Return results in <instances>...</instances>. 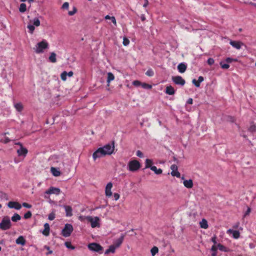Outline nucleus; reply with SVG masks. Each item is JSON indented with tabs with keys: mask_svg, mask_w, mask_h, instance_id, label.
Listing matches in <instances>:
<instances>
[{
	"mask_svg": "<svg viewBox=\"0 0 256 256\" xmlns=\"http://www.w3.org/2000/svg\"><path fill=\"white\" fill-rule=\"evenodd\" d=\"M141 164L137 160H130L128 164V170L130 172H136L140 168Z\"/></svg>",
	"mask_w": 256,
	"mask_h": 256,
	"instance_id": "1",
	"label": "nucleus"
},
{
	"mask_svg": "<svg viewBox=\"0 0 256 256\" xmlns=\"http://www.w3.org/2000/svg\"><path fill=\"white\" fill-rule=\"evenodd\" d=\"M12 226V223L8 216H4L0 223V229L6 230L10 229Z\"/></svg>",
	"mask_w": 256,
	"mask_h": 256,
	"instance_id": "2",
	"label": "nucleus"
},
{
	"mask_svg": "<svg viewBox=\"0 0 256 256\" xmlns=\"http://www.w3.org/2000/svg\"><path fill=\"white\" fill-rule=\"evenodd\" d=\"M100 148H102V150L103 151V153L105 156L111 154L113 152L114 149V141H113L111 144H106L103 147H101Z\"/></svg>",
	"mask_w": 256,
	"mask_h": 256,
	"instance_id": "3",
	"label": "nucleus"
},
{
	"mask_svg": "<svg viewBox=\"0 0 256 256\" xmlns=\"http://www.w3.org/2000/svg\"><path fill=\"white\" fill-rule=\"evenodd\" d=\"M48 46V44L46 40H43L37 44L35 52L38 54L42 53L44 52V50L47 48Z\"/></svg>",
	"mask_w": 256,
	"mask_h": 256,
	"instance_id": "4",
	"label": "nucleus"
},
{
	"mask_svg": "<svg viewBox=\"0 0 256 256\" xmlns=\"http://www.w3.org/2000/svg\"><path fill=\"white\" fill-rule=\"evenodd\" d=\"M88 249L92 252H97L99 254H102L103 248L100 244L96 242H92L88 244Z\"/></svg>",
	"mask_w": 256,
	"mask_h": 256,
	"instance_id": "5",
	"label": "nucleus"
},
{
	"mask_svg": "<svg viewBox=\"0 0 256 256\" xmlns=\"http://www.w3.org/2000/svg\"><path fill=\"white\" fill-rule=\"evenodd\" d=\"M73 226L70 224H66L62 231V234L64 237L69 236L73 231Z\"/></svg>",
	"mask_w": 256,
	"mask_h": 256,
	"instance_id": "6",
	"label": "nucleus"
},
{
	"mask_svg": "<svg viewBox=\"0 0 256 256\" xmlns=\"http://www.w3.org/2000/svg\"><path fill=\"white\" fill-rule=\"evenodd\" d=\"M86 220L91 223V226L92 228L96 227H99L100 224L98 222L100 218L98 216H96L94 218L91 216H87L86 218Z\"/></svg>",
	"mask_w": 256,
	"mask_h": 256,
	"instance_id": "7",
	"label": "nucleus"
},
{
	"mask_svg": "<svg viewBox=\"0 0 256 256\" xmlns=\"http://www.w3.org/2000/svg\"><path fill=\"white\" fill-rule=\"evenodd\" d=\"M172 82L177 85L183 86L186 83L185 80L181 76H173L172 78Z\"/></svg>",
	"mask_w": 256,
	"mask_h": 256,
	"instance_id": "8",
	"label": "nucleus"
},
{
	"mask_svg": "<svg viewBox=\"0 0 256 256\" xmlns=\"http://www.w3.org/2000/svg\"><path fill=\"white\" fill-rule=\"evenodd\" d=\"M19 144L20 146V149H18L17 150V153L18 156H22L24 157H25L28 154V150L23 147L22 144L20 142H18L16 144Z\"/></svg>",
	"mask_w": 256,
	"mask_h": 256,
	"instance_id": "9",
	"label": "nucleus"
},
{
	"mask_svg": "<svg viewBox=\"0 0 256 256\" xmlns=\"http://www.w3.org/2000/svg\"><path fill=\"white\" fill-rule=\"evenodd\" d=\"M60 192V190L59 188L51 186L46 191L45 194H55L58 195Z\"/></svg>",
	"mask_w": 256,
	"mask_h": 256,
	"instance_id": "10",
	"label": "nucleus"
},
{
	"mask_svg": "<svg viewBox=\"0 0 256 256\" xmlns=\"http://www.w3.org/2000/svg\"><path fill=\"white\" fill-rule=\"evenodd\" d=\"M104 154L103 153V151L100 148H99L96 151H95L92 154V158L94 160H95L96 158H101L103 156H104Z\"/></svg>",
	"mask_w": 256,
	"mask_h": 256,
	"instance_id": "11",
	"label": "nucleus"
},
{
	"mask_svg": "<svg viewBox=\"0 0 256 256\" xmlns=\"http://www.w3.org/2000/svg\"><path fill=\"white\" fill-rule=\"evenodd\" d=\"M8 206L10 208H14L16 210H20L22 208V205L16 202L10 201L8 204Z\"/></svg>",
	"mask_w": 256,
	"mask_h": 256,
	"instance_id": "12",
	"label": "nucleus"
},
{
	"mask_svg": "<svg viewBox=\"0 0 256 256\" xmlns=\"http://www.w3.org/2000/svg\"><path fill=\"white\" fill-rule=\"evenodd\" d=\"M230 44L232 46L237 50H240L242 46H246V45L240 41L231 40Z\"/></svg>",
	"mask_w": 256,
	"mask_h": 256,
	"instance_id": "13",
	"label": "nucleus"
},
{
	"mask_svg": "<svg viewBox=\"0 0 256 256\" xmlns=\"http://www.w3.org/2000/svg\"><path fill=\"white\" fill-rule=\"evenodd\" d=\"M125 236L126 234H122L118 238L114 240L113 245L116 246V248L120 246L124 241Z\"/></svg>",
	"mask_w": 256,
	"mask_h": 256,
	"instance_id": "14",
	"label": "nucleus"
},
{
	"mask_svg": "<svg viewBox=\"0 0 256 256\" xmlns=\"http://www.w3.org/2000/svg\"><path fill=\"white\" fill-rule=\"evenodd\" d=\"M112 187V184L111 182H108L106 187L105 189V194L106 196H110L112 195V192H111V189Z\"/></svg>",
	"mask_w": 256,
	"mask_h": 256,
	"instance_id": "15",
	"label": "nucleus"
},
{
	"mask_svg": "<svg viewBox=\"0 0 256 256\" xmlns=\"http://www.w3.org/2000/svg\"><path fill=\"white\" fill-rule=\"evenodd\" d=\"M177 68L180 73H184L187 68V64L185 62H181L178 64Z\"/></svg>",
	"mask_w": 256,
	"mask_h": 256,
	"instance_id": "16",
	"label": "nucleus"
},
{
	"mask_svg": "<svg viewBox=\"0 0 256 256\" xmlns=\"http://www.w3.org/2000/svg\"><path fill=\"white\" fill-rule=\"evenodd\" d=\"M50 225L48 223L44 224V230L42 232V234L45 236H48L50 234Z\"/></svg>",
	"mask_w": 256,
	"mask_h": 256,
	"instance_id": "17",
	"label": "nucleus"
},
{
	"mask_svg": "<svg viewBox=\"0 0 256 256\" xmlns=\"http://www.w3.org/2000/svg\"><path fill=\"white\" fill-rule=\"evenodd\" d=\"M165 92L169 95H173L175 94V90L172 86H169L166 87Z\"/></svg>",
	"mask_w": 256,
	"mask_h": 256,
	"instance_id": "18",
	"label": "nucleus"
},
{
	"mask_svg": "<svg viewBox=\"0 0 256 256\" xmlns=\"http://www.w3.org/2000/svg\"><path fill=\"white\" fill-rule=\"evenodd\" d=\"M16 242L18 244L24 246L26 244V240L23 236H20L16 240Z\"/></svg>",
	"mask_w": 256,
	"mask_h": 256,
	"instance_id": "19",
	"label": "nucleus"
},
{
	"mask_svg": "<svg viewBox=\"0 0 256 256\" xmlns=\"http://www.w3.org/2000/svg\"><path fill=\"white\" fill-rule=\"evenodd\" d=\"M64 208L65 209L66 216H72V208L70 206H64Z\"/></svg>",
	"mask_w": 256,
	"mask_h": 256,
	"instance_id": "20",
	"label": "nucleus"
},
{
	"mask_svg": "<svg viewBox=\"0 0 256 256\" xmlns=\"http://www.w3.org/2000/svg\"><path fill=\"white\" fill-rule=\"evenodd\" d=\"M228 232L232 234V236L234 238L237 239V238H239L240 236V233L239 231H238V230L229 229L228 230Z\"/></svg>",
	"mask_w": 256,
	"mask_h": 256,
	"instance_id": "21",
	"label": "nucleus"
},
{
	"mask_svg": "<svg viewBox=\"0 0 256 256\" xmlns=\"http://www.w3.org/2000/svg\"><path fill=\"white\" fill-rule=\"evenodd\" d=\"M183 184L184 186L188 188H192L193 186V182L191 179L184 180Z\"/></svg>",
	"mask_w": 256,
	"mask_h": 256,
	"instance_id": "22",
	"label": "nucleus"
},
{
	"mask_svg": "<svg viewBox=\"0 0 256 256\" xmlns=\"http://www.w3.org/2000/svg\"><path fill=\"white\" fill-rule=\"evenodd\" d=\"M50 171L53 176H58L60 174V170H58L57 168H55L52 167L50 168Z\"/></svg>",
	"mask_w": 256,
	"mask_h": 256,
	"instance_id": "23",
	"label": "nucleus"
},
{
	"mask_svg": "<svg viewBox=\"0 0 256 256\" xmlns=\"http://www.w3.org/2000/svg\"><path fill=\"white\" fill-rule=\"evenodd\" d=\"M14 106L18 112H21L24 108L21 102L14 104Z\"/></svg>",
	"mask_w": 256,
	"mask_h": 256,
	"instance_id": "24",
	"label": "nucleus"
},
{
	"mask_svg": "<svg viewBox=\"0 0 256 256\" xmlns=\"http://www.w3.org/2000/svg\"><path fill=\"white\" fill-rule=\"evenodd\" d=\"M116 248V246H114L113 244H112V245L110 246H109L108 248L106 250L104 254H107L110 252L114 253L115 252Z\"/></svg>",
	"mask_w": 256,
	"mask_h": 256,
	"instance_id": "25",
	"label": "nucleus"
},
{
	"mask_svg": "<svg viewBox=\"0 0 256 256\" xmlns=\"http://www.w3.org/2000/svg\"><path fill=\"white\" fill-rule=\"evenodd\" d=\"M153 164V162L152 160L147 158L145 161V168H150L152 167L153 166L152 164Z\"/></svg>",
	"mask_w": 256,
	"mask_h": 256,
	"instance_id": "26",
	"label": "nucleus"
},
{
	"mask_svg": "<svg viewBox=\"0 0 256 256\" xmlns=\"http://www.w3.org/2000/svg\"><path fill=\"white\" fill-rule=\"evenodd\" d=\"M48 59L50 62H56V54L54 52H51Z\"/></svg>",
	"mask_w": 256,
	"mask_h": 256,
	"instance_id": "27",
	"label": "nucleus"
},
{
	"mask_svg": "<svg viewBox=\"0 0 256 256\" xmlns=\"http://www.w3.org/2000/svg\"><path fill=\"white\" fill-rule=\"evenodd\" d=\"M200 224L202 228L206 229L208 226L207 220L204 218L202 220Z\"/></svg>",
	"mask_w": 256,
	"mask_h": 256,
	"instance_id": "28",
	"label": "nucleus"
},
{
	"mask_svg": "<svg viewBox=\"0 0 256 256\" xmlns=\"http://www.w3.org/2000/svg\"><path fill=\"white\" fill-rule=\"evenodd\" d=\"M150 170L154 172V173L156 174H161L162 172V170L161 168L158 169L156 166H153L150 168Z\"/></svg>",
	"mask_w": 256,
	"mask_h": 256,
	"instance_id": "29",
	"label": "nucleus"
},
{
	"mask_svg": "<svg viewBox=\"0 0 256 256\" xmlns=\"http://www.w3.org/2000/svg\"><path fill=\"white\" fill-rule=\"evenodd\" d=\"M216 248H217L219 249L222 252H228V248L220 244H218L216 246Z\"/></svg>",
	"mask_w": 256,
	"mask_h": 256,
	"instance_id": "30",
	"label": "nucleus"
},
{
	"mask_svg": "<svg viewBox=\"0 0 256 256\" xmlns=\"http://www.w3.org/2000/svg\"><path fill=\"white\" fill-rule=\"evenodd\" d=\"M21 219V216L18 214L15 213L14 216L12 217V220L14 222H16Z\"/></svg>",
	"mask_w": 256,
	"mask_h": 256,
	"instance_id": "31",
	"label": "nucleus"
},
{
	"mask_svg": "<svg viewBox=\"0 0 256 256\" xmlns=\"http://www.w3.org/2000/svg\"><path fill=\"white\" fill-rule=\"evenodd\" d=\"M248 130L251 132H256V124L254 122H251Z\"/></svg>",
	"mask_w": 256,
	"mask_h": 256,
	"instance_id": "32",
	"label": "nucleus"
},
{
	"mask_svg": "<svg viewBox=\"0 0 256 256\" xmlns=\"http://www.w3.org/2000/svg\"><path fill=\"white\" fill-rule=\"evenodd\" d=\"M114 78V76L112 73L109 72L108 73L107 82L108 84Z\"/></svg>",
	"mask_w": 256,
	"mask_h": 256,
	"instance_id": "33",
	"label": "nucleus"
},
{
	"mask_svg": "<svg viewBox=\"0 0 256 256\" xmlns=\"http://www.w3.org/2000/svg\"><path fill=\"white\" fill-rule=\"evenodd\" d=\"M217 248L216 245H213L211 248V251H212V256H217Z\"/></svg>",
	"mask_w": 256,
	"mask_h": 256,
	"instance_id": "34",
	"label": "nucleus"
},
{
	"mask_svg": "<svg viewBox=\"0 0 256 256\" xmlns=\"http://www.w3.org/2000/svg\"><path fill=\"white\" fill-rule=\"evenodd\" d=\"M26 10V4L24 3H22L20 4L19 8V10L20 12H24Z\"/></svg>",
	"mask_w": 256,
	"mask_h": 256,
	"instance_id": "35",
	"label": "nucleus"
},
{
	"mask_svg": "<svg viewBox=\"0 0 256 256\" xmlns=\"http://www.w3.org/2000/svg\"><path fill=\"white\" fill-rule=\"evenodd\" d=\"M158 252V247L154 246L150 250V252L152 256H154Z\"/></svg>",
	"mask_w": 256,
	"mask_h": 256,
	"instance_id": "36",
	"label": "nucleus"
},
{
	"mask_svg": "<svg viewBox=\"0 0 256 256\" xmlns=\"http://www.w3.org/2000/svg\"><path fill=\"white\" fill-rule=\"evenodd\" d=\"M105 18L106 20L111 19V20L112 22L115 25H116V22L115 17L114 16H110L109 15H106L105 16Z\"/></svg>",
	"mask_w": 256,
	"mask_h": 256,
	"instance_id": "37",
	"label": "nucleus"
},
{
	"mask_svg": "<svg viewBox=\"0 0 256 256\" xmlns=\"http://www.w3.org/2000/svg\"><path fill=\"white\" fill-rule=\"evenodd\" d=\"M27 28L29 30L28 32L30 34H32L35 29L34 26V25L29 24L28 25Z\"/></svg>",
	"mask_w": 256,
	"mask_h": 256,
	"instance_id": "38",
	"label": "nucleus"
},
{
	"mask_svg": "<svg viewBox=\"0 0 256 256\" xmlns=\"http://www.w3.org/2000/svg\"><path fill=\"white\" fill-rule=\"evenodd\" d=\"M33 25L34 26H38L40 24V22L38 18H35L33 20Z\"/></svg>",
	"mask_w": 256,
	"mask_h": 256,
	"instance_id": "39",
	"label": "nucleus"
},
{
	"mask_svg": "<svg viewBox=\"0 0 256 256\" xmlns=\"http://www.w3.org/2000/svg\"><path fill=\"white\" fill-rule=\"evenodd\" d=\"M64 245L68 248L71 250H74L75 248V247L70 242H65Z\"/></svg>",
	"mask_w": 256,
	"mask_h": 256,
	"instance_id": "40",
	"label": "nucleus"
},
{
	"mask_svg": "<svg viewBox=\"0 0 256 256\" xmlns=\"http://www.w3.org/2000/svg\"><path fill=\"white\" fill-rule=\"evenodd\" d=\"M142 88H144V89H146V90H150V89L152 88V85L146 83H145V82L142 83Z\"/></svg>",
	"mask_w": 256,
	"mask_h": 256,
	"instance_id": "41",
	"label": "nucleus"
},
{
	"mask_svg": "<svg viewBox=\"0 0 256 256\" xmlns=\"http://www.w3.org/2000/svg\"><path fill=\"white\" fill-rule=\"evenodd\" d=\"M171 174L173 176H176L178 178H180V174L178 171V170L176 171H172Z\"/></svg>",
	"mask_w": 256,
	"mask_h": 256,
	"instance_id": "42",
	"label": "nucleus"
},
{
	"mask_svg": "<svg viewBox=\"0 0 256 256\" xmlns=\"http://www.w3.org/2000/svg\"><path fill=\"white\" fill-rule=\"evenodd\" d=\"M228 64H224L222 62H220L221 68L223 69H228L230 67V65Z\"/></svg>",
	"mask_w": 256,
	"mask_h": 256,
	"instance_id": "43",
	"label": "nucleus"
},
{
	"mask_svg": "<svg viewBox=\"0 0 256 256\" xmlns=\"http://www.w3.org/2000/svg\"><path fill=\"white\" fill-rule=\"evenodd\" d=\"M225 61L227 63H232V62H238V59L237 58H227L226 59Z\"/></svg>",
	"mask_w": 256,
	"mask_h": 256,
	"instance_id": "44",
	"label": "nucleus"
},
{
	"mask_svg": "<svg viewBox=\"0 0 256 256\" xmlns=\"http://www.w3.org/2000/svg\"><path fill=\"white\" fill-rule=\"evenodd\" d=\"M67 72L66 71L63 72L60 75L61 78L62 80H66Z\"/></svg>",
	"mask_w": 256,
	"mask_h": 256,
	"instance_id": "45",
	"label": "nucleus"
},
{
	"mask_svg": "<svg viewBox=\"0 0 256 256\" xmlns=\"http://www.w3.org/2000/svg\"><path fill=\"white\" fill-rule=\"evenodd\" d=\"M32 214L30 211H28L24 214V218L25 219H28L32 217Z\"/></svg>",
	"mask_w": 256,
	"mask_h": 256,
	"instance_id": "46",
	"label": "nucleus"
},
{
	"mask_svg": "<svg viewBox=\"0 0 256 256\" xmlns=\"http://www.w3.org/2000/svg\"><path fill=\"white\" fill-rule=\"evenodd\" d=\"M146 75L149 76H152L154 74V72L152 69H148L146 72Z\"/></svg>",
	"mask_w": 256,
	"mask_h": 256,
	"instance_id": "47",
	"label": "nucleus"
},
{
	"mask_svg": "<svg viewBox=\"0 0 256 256\" xmlns=\"http://www.w3.org/2000/svg\"><path fill=\"white\" fill-rule=\"evenodd\" d=\"M77 12V9L76 7L73 8L72 10L69 11L68 12V15L70 16H73L74 14H75Z\"/></svg>",
	"mask_w": 256,
	"mask_h": 256,
	"instance_id": "48",
	"label": "nucleus"
},
{
	"mask_svg": "<svg viewBox=\"0 0 256 256\" xmlns=\"http://www.w3.org/2000/svg\"><path fill=\"white\" fill-rule=\"evenodd\" d=\"M132 84H133L134 86H142V83L140 81L138 80H134V81L132 82Z\"/></svg>",
	"mask_w": 256,
	"mask_h": 256,
	"instance_id": "49",
	"label": "nucleus"
},
{
	"mask_svg": "<svg viewBox=\"0 0 256 256\" xmlns=\"http://www.w3.org/2000/svg\"><path fill=\"white\" fill-rule=\"evenodd\" d=\"M192 83L197 88L200 86V83H199L198 80H196V79L192 80Z\"/></svg>",
	"mask_w": 256,
	"mask_h": 256,
	"instance_id": "50",
	"label": "nucleus"
},
{
	"mask_svg": "<svg viewBox=\"0 0 256 256\" xmlns=\"http://www.w3.org/2000/svg\"><path fill=\"white\" fill-rule=\"evenodd\" d=\"M130 43L129 40L126 38H124L123 40V44L125 46H128Z\"/></svg>",
	"mask_w": 256,
	"mask_h": 256,
	"instance_id": "51",
	"label": "nucleus"
},
{
	"mask_svg": "<svg viewBox=\"0 0 256 256\" xmlns=\"http://www.w3.org/2000/svg\"><path fill=\"white\" fill-rule=\"evenodd\" d=\"M207 62L209 65L212 66L214 64V60L212 58H208Z\"/></svg>",
	"mask_w": 256,
	"mask_h": 256,
	"instance_id": "52",
	"label": "nucleus"
},
{
	"mask_svg": "<svg viewBox=\"0 0 256 256\" xmlns=\"http://www.w3.org/2000/svg\"><path fill=\"white\" fill-rule=\"evenodd\" d=\"M22 206L26 208H30L32 207V206L29 204H28L26 202H23L22 204Z\"/></svg>",
	"mask_w": 256,
	"mask_h": 256,
	"instance_id": "53",
	"label": "nucleus"
},
{
	"mask_svg": "<svg viewBox=\"0 0 256 256\" xmlns=\"http://www.w3.org/2000/svg\"><path fill=\"white\" fill-rule=\"evenodd\" d=\"M55 218L54 214L51 213L48 215V218L49 220H54Z\"/></svg>",
	"mask_w": 256,
	"mask_h": 256,
	"instance_id": "54",
	"label": "nucleus"
},
{
	"mask_svg": "<svg viewBox=\"0 0 256 256\" xmlns=\"http://www.w3.org/2000/svg\"><path fill=\"white\" fill-rule=\"evenodd\" d=\"M69 6V4L68 2H65L62 5V8L63 9H68Z\"/></svg>",
	"mask_w": 256,
	"mask_h": 256,
	"instance_id": "55",
	"label": "nucleus"
},
{
	"mask_svg": "<svg viewBox=\"0 0 256 256\" xmlns=\"http://www.w3.org/2000/svg\"><path fill=\"white\" fill-rule=\"evenodd\" d=\"M136 154L140 158H142L144 156L143 153L139 150L136 152Z\"/></svg>",
	"mask_w": 256,
	"mask_h": 256,
	"instance_id": "56",
	"label": "nucleus"
},
{
	"mask_svg": "<svg viewBox=\"0 0 256 256\" xmlns=\"http://www.w3.org/2000/svg\"><path fill=\"white\" fill-rule=\"evenodd\" d=\"M170 169L172 171L178 170V166L176 164H172L170 166Z\"/></svg>",
	"mask_w": 256,
	"mask_h": 256,
	"instance_id": "57",
	"label": "nucleus"
},
{
	"mask_svg": "<svg viewBox=\"0 0 256 256\" xmlns=\"http://www.w3.org/2000/svg\"><path fill=\"white\" fill-rule=\"evenodd\" d=\"M216 236H213L211 238V241L214 244V245H216Z\"/></svg>",
	"mask_w": 256,
	"mask_h": 256,
	"instance_id": "58",
	"label": "nucleus"
},
{
	"mask_svg": "<svg viewBox=\"0 0 256 256\" xmlns=\"http://www.w3.org/2000/svg\"><path fill=\"white\" fill-rule=\"evenodd\" d=\"M44 248L48 250V252L46 253L47 255L52 253V251L50 250V247L48 246H45Z\"/></svg>",
	"mask_w": 256,
	"mask_h": 256,
	"instance_id": "59",
	"label": "nucleus"
},
{
	"mask_svg": "<svg viewBox=\"0 0 256 256\" xmlns=\"http://www.w3.org/2000/svg\"><path fill=\"white\" fill-rule=\"evenodd\" d=\"M114 197L116 200H117L120 198V194L118 193H114Z\"/></svg>",
	"mask_w": 256,
	"mask_h": 256,
	"instance_id": "60",
	"label": "nucleus"
},
{
	"mask_svg": "<svg viewBox=\"0 0 256 256\" xmlns=\"http://www.w3.org/2000/svg\"><path fill=\"white\" fill-rule=\"evenodd\" d=\"M251 211V209L250 208H248L246 211V212L244 216H248L250 214V212Z\"/></svg>",
	"mask_w": 256,
	"mask_h": 256,
	"instance_id": "61",
	"label": "nucleus"
},
{
	"mask_svg": "<svg viewBox=\"0 0 256 256\" xmlns=\"http://www.w3.org/2000/svg\"><path fill=\"white\" fill-rule=\"evenodd\" d=\"M204 80V78L202 76H200L198 78V82L199 83H200L202 82H203Z\"/></svg>",
	"mask_w": 256,
	"mask_h": 256,
	"instance_id": "62",
	"label": "nucleus"
},
{
	"mask_svg": "<svg viewBox=\"0 0 256 256\" xmlns=\"http://www.w3.org/2000/svg\"><path fill=\"white\" fill-rule=\"evenodd\" d=\"M192 102H193V100H192V98H189L188 100H187V104H192Z\"/></svg>",
	"mask_w": 256,
	"mask_h": 256,
	"instance_id": "63",
	"label": "nucleus"
},
{
	"mask_svg": "<svg viewBox=\"0 0 256 256\" xmlns=\"http://www.w3.org/2000/svg\"><path fill=\"white\" fill-rule=\"evenodd\" d=\"M144 3L143 4V6L144 8H146L147 6L148 5V0H144Z\"/></svg>",
	"mask_w": 256,
	"mask_h": 256,
	"instance_id": "64",
	"label": "nucleus"
}]
</instances>
